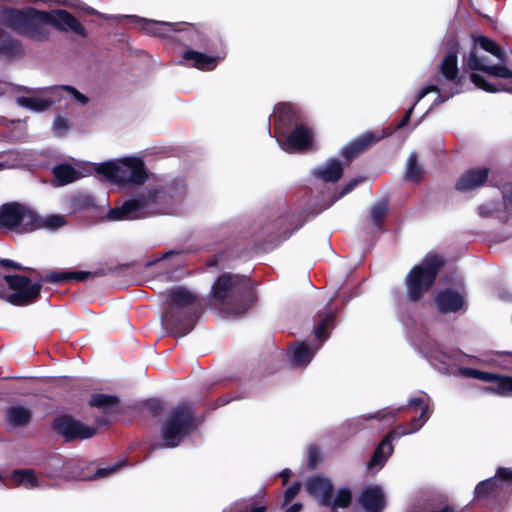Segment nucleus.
Listing matches in <instances>:
<instances>
[{
	"label": "nucleus",
	"instance_id": "41",
	"mask_svg": "<svg viewBox=\"0 0 512 512\" xmlns=\"http://www.w3.org/2000/svg\"><path fill=\"white\" fill-rule=\"evenodd\" d=\"M352 499L351 491L348 488H341L338 490L335 498H332V503L329 505L334 511L337 508H346L350 505Z\"/></svg>",
	"mask_w": 512,
	"mask_h": 512
},
{
	"label": "nucleus",
	"instance_id": "33",
	"mask_svg": "<svg viewBox=\"0 0 512 512\" xmlns=\"http://www.w3.org/2000/svg\"><path fill=\"white\" fill-rule=\"evenodd\" d=\"M52 172L56 186L67 185L82 177V174L69 164H58Z\"/></svg>",
	"mask_w": 512,
	"mask_h": 512
},
{
	"label": "nucleus",
	"instance_id": "47",
	"mask_svg": "<svg viewBox=\"0 0 512 512\" xmlns=\"http://www.w3.org/2000/svg\"><path fill=\"white\" fill-rule=\"evenodd\" d=\"M68 129V121L58 116L53 123V130L58 136H62Z\"/></svg>",
	"mask_w": 512,
	"mask_h": 512
},
{
	"label": "nucleus",
	"instance_id": "59",
	"mask_svg": "<svg viewBox=\"0 0 512 512\" xmlns=\"http://www.w3.org/2000/svg\"><path fill=\"white\" fill-rule=\"evenodd\" d=\"M280 476L283 478V482L284 484H286V482L288 481L289 477H290V470L289 469H284L281 473H280Z\"/></svg>",
	"mask_w": 512,
	"mask_h": 512
},
{
	"label": "nucleus",
	"instance_id": "7",
	"mask_svg": "<svg viewBox=\"0 0 512 512\" xmlns=\"http://www.w3.org/2000/svg\"><path fill=\"white\" fill-rule=\"evenodd\" d=\"M463 66L472 71H483L492 77L512 78V71L506 67L505 53L485 36L475 39L473 48L463 56Z\"/></svg>",
	"mask_w": 512,
	"mask_h": 512
},
{
	"label": "nucleus",
	"instance_id": "29",
	"mask_svg": "<svg viewBox=\"0 0 512 512\" xmlns=\"http://www.w3.org/2000/svg\"><path fill=\"white\" fill-rule=\"evenodd\" d=\"M219 60L220 57L208 56L192 49L185 51L183 54V62L187 66L195 67L204 71L215 69Z\"/></svg>",
	"mask_w": 512,
	"mask_h": 512
},
{
	"label": "nucleus",
	"instance_id": "24",
	"mask_svg": "<svg viewBox=\"0 0 512 512\" xmlns=\"http://www.w3.org/2000/svg\"><path fill=\"white\" fill-rule=\"evenodd\" d=\"M427 357L435 368L445 373L452 372V366L460 362L462 354L457 351H445L442 348H436L428 352Z\"/></svg>",
	"mask_w": 512,
	"mask_h": 512
},
{
	"label": "nucleus",
	"instance_id": "48",
	"mask_svg": "<svg viewBox=\"0 0 512 512\" xmlns=\"http://www.w3.org/2000/svg\"><path fill=\"white\" fill-rule=\"evenodd\" d=\"M497 209V205L494 202L482 204L478 206V213L482 217L491 216Z\"/></svg>",
	"mask_w": 512,
	"mask_h": 512
},
{
	"label": "nucleus",
	"instance_id": "51",
	"mask_svg": "<svg viewBox=\"0 0 512 512\" xmlns=\"http://www.w3.org/2000/svg\"><path fill=\"white\" fill-rule=\"evenodd\" d=\"M360 182H361L360 179H353V180L349 181L343 187V189L341 190V192L339 193V195L337 196L336 199H339V198L343 197L344 195L348 194L349 192H351Z\"/></svg>",
	"mask_w": 512,
	"mask_h": 512
},
{
	"label": "nucleus",
	"instance_id": "21",
	"mask_svg": "<svg viewBox=\"0 0 512 512\" xmlns=\"http://www.w3.org/2000/svg\"><path fill=\"white\" fill-rule=\"evenodd\" d=\"M359 503L366 512H381L386 503L383 489L378 485L366 486L360 494Z\"/></svg>",
	"mask_w": 512,
	"mask_h": 512
},
{
	"label": "nucleus",
	"instance_id": "9",
	"mask_svg": "<svg viewBox=\"0 0 512 512\" xmlns=\"http://www.w3.org/2000/svg\"><path fill=\"white\" fill-rule=\"evenodd\" d=\"M44 15H46L45 11L34 8L7 9L1 12L0 21L18 34L40 41L49 36V30L46 27L49 24Z\"/></svg>",
	"mask_w": 512,
	"mask_h": 512
},
{
	"label": "nucleus",
	"instance_id": "32",
	"mask_svg": "<svg viewBox=\"0 0 512 512\" xmlns=\"http://www.w3.org/2000/svg\"><path fill=\"white\" fill-rule=\"evenodd\" d=\"M67 204L70 211L76 213L94 208L95 200L88 192L78 191L68 197Z\"/></svg>",
	"mask_w": 512,
	"mask_h": 512
},
{
	"label": "nucleus",
	"instance_id": "3",
	"mask_svg": "<svg viewBox=\"0 0 512 512\" xmlns=\"http://www.w3.org/2000/svg\"><path fill=\"white\" fill-rule=\"evenodd\" d=\"M167 307L162 322L177 336L188 334L198 318L201 302L189 289L178 286L167 292Z\"/></svg>",
	"mask_w": 512,
	"mask_h": 512
},
{
	"label": "nucleus",
	"instance_id": "1",
	"mask_svg": "<svg viewBox=\"0 0 512 512\" xmlns=\"http://www.w3.org/2000/svg\"><path fill=\"white\" fill-rule=\"evenodd\" d=\"M185 194L182 185L149 184L139 194L122 206L110 209L109 220H133L154 215L172 214Z\"/></svg>",
	"mask_w": 512,
	"mask_h": 512
},
{
	"label": "nucleus",
	"instance_id": "26",
	"mask_svg": "<svg viewBox=\"0 0 512 512\" xmlns=\"http://www.w3.org/2000/svg\"><path fill=\"white\" fill-rule=\"evenodd\" d=\"M273 118L275 134L290 129L298 119L294 106L289 103L278 104L274 109Z\"/></svg>",
	"mask_w": 512,
	"mask_h": 512
},
{
	"label": "nucleus",
	"instance_id": "18",
	"mask_svg": "<svg viewBox=\"0 0 512 512\" xmlns=\"http://www.w3.org/2000/svg\"><path fill=\"white\" fill-rule=\"evenodd\" d=\"M435 304L441 313H456L466 310L465 289L459 284L456 289L445 288L435 295Z\"/></svg>",
	"mask_w": 512,
	"mask_h": 512
},
{
	"label": "nucleus",
	"instance_id": "35",
	"mask_svg": "<svg viewBox=\"0 0 512 512\" xmlns=\"http://www.w3.org/2000/svg\"><path fill=\"white\" fill-rule=\"evenodd\" d=\"M21 53L20 43L0 29V56L13 57Z\"/></svg>",
	"mask_w": 512,
	"mask_h": 512
},
{
	"label": "nucleus",
	"instance_id": "42",
	"mask_svg": "<svg viewBox=\"0 0 512 512\" xmlns=\"http://www.w3.org/2000/svg\"><path fill=\"white\" fill-rule=\"evenodd\" d=\"M40 228L45 227L48 229H58L66 224V219L62 215H48L44 218H40Z\"/></svg>",
	"mask_w": 512,
	"mask_h": 512
},
{
	"label": "nucleus",
	"instance_id": "60",
	"mask_svg": "<svg viewBox=\"0 0 512 512\" xmlns=\"http://www.w3.org/2000/svg\"><path fill=\"white\" fill-rule=\"evenodd\" d=\"M248 512H265V507L264 506L253 507Z\"/></svg>",
	"mask_w": 512,
	"mask_h": 512
},
{
	"label": "nucleus",
	"instance_id": "8",
	"mask_svg": "<svg viewBox=\"0 0 512 512\" xmlns=\"http://www.w3.org/2000/svg\"><path fill=\"white\" fill-rule=\"evenodd\" d=\"M96 172L121 187H133L144 184L148 171L140 157H124L98 164Z\"/></svg>",
	"mask_w": 512,
	"mask_h": 512
},
{
	"label": "nucleus",
	"instance_id": "52",
	"mask_svg": "<svg viewBox=\"0 0 512 512\" xmlns=\"http://www.w3.org/2000/svg\"><path fill=\"white\" fill-rule=\"evenodd\" d=\"M81 10H83L84 12L88 13V14H91V15H96L100 18H103L105 20H110L112 18H114L113 16L111 15H107V14H103L97 10H95L94 8L90 7V6H87V5H83L80 7Z\"/></svg>",
	"mask_w": 512,
	"mask_h": 512
},
{
	"label": "nucleus",
	"instance_id": "30",
	"mask_svg": "<svg viewBox=\"0 0 512 512\" xmlns=\"http://www.w3.org/2000/svg\"><path fill=\"white\" fill-rule=\"evenodd\" d=\"M343 166L338 159H329L325 164L316 167L313 175L325 182H335L342 177Z\"/></svg>",
	"mask_w": 512,
	"mask_h": 512
},
{
	"label": "nucleus",
	"instance_id": "23",
	"mask_svg": "<svg viewBox=\"0 0 512 512\" xmlns=\"http://www.w3.org/2000/svg\"><path fill=\"white\" fill-rule=\"evenodd\" d=\"M321 345L322 344L309 346L304 342H298L291 346L289 350V358L292 367L305 368L311 362Z\"/></svg>",
	"mask_w": 512,
	"mask_h": 512
},
{
	"label": "nucleus",
	"instance_id": "25",
	"mask_svg": "<svg viewBox=\"0 0 512 512\" xmlns=\"http://www.w3.org/2000/svg\"><path fill=\"white\" fill-rule=\"evenodd\" d=\"M384 135H379L377 133L368 132L357 139L351 141L349 144L344 146L341 150V155L347 159L348 161L352 160L355 156L363 152L373 143L378 142Z\"/></svg>",
	"mask_w": 512,
	"mask_h": 512
},
{
	"label": "nucleus",
	"instance_id": "53",
	"mask_svg": "<svg viewBox=\"0 0 512 512\" xmlns=\"http://www.w3.org/2000/svg\"><path fill=\"white\" fill-rule=\"evenodd\" d=\"M502 194L504 204L506 206L512 204V184L505 185L503 187Z\"/></svg>",
	"mask_w": 512,
	"mask_h": 512
},
{
	"label": "nucleus",
	"instance_id": "61",
	"mask_svg": "<svg viewBox=\"0 0 512 512\" xmlns=\"http://www.w3.org/2000/svg\"><path fill=\"white\" fill-rule=\"evenodd\" d=\"M2 167H3V165H2V164H0V169H1Z\"/></svg>",
	"mask_w": 512,
	"mask_h": 512
},
{
	"label": "nucleus",
	"instance_id": "27",
	"mask_svg": "<svg viewBox=\"0 0 512 512\" xmlns=\"http://www.w3.org/2000/svg\"><path fill=\"white\" fill-rule=\"evenodd\" d=\"M6 485L35 489L40 487L41 481L32 469H15L10 473Z\"/></svg>",
	"mask_w": 512,
	"mask_h": 512
},
{
	"label": "nucleus",
	"instance_id": "31",
	"mask_svg": "<svg viewBox=\"0 0 512 512\" xmlns=\"http://www.w3.org/2000/svg\"><path fill=\"white\" fill-rule=\"evenodd\" d=\"M291 219L292 215L290 214L281 215L271 226L265 225V227H263V233L267 235L275 234L277 238L284 240L289 237L292 231L298 228V226L291 228Z\"/></svg>",
	"mask_w": 512,
	"mask_h": 512
},
{
	"label": "nucleus",
	"instance_id": "37",
	"mask_svg": "<svg viewBox=\"0 0 512 512\" xmlns=\"http://www.w3.org/2000/svg\"><path fill=\"white\" fill-rule=\"evenodd\" d=\"M498 489V480L496 478H489L478 483L474 491V498L476 500L484 499L486 497H496Z\"/></svg>",
	"mask_w": 512,
	"mask_h": 512
},
{
	"label": "nucleus",
	"instance_id": "40",
	"mask_svg": "<svg viewBox=\"0 0 512 512\" xmlns=\"http://www.w3.org/2000/svg\"><path fill=\"white\" fill-rule=\"evenodd\" d=\"M72 463H73V461H68L67 463L62 464L61 460L59 458H52L50 460L49 465L53 468V470L47 472V475L50 477L77 476L74 473L69 474L68 472H66V468L69 467Z\"/></svg>",
	"mask_w": 512,
	"mask_h": 512
},
{
	"label": "nucleus",
	"instance_id": "19",
	"mask_svg": "<svg viewBox=\"0 0 512 512\" xmlns=\"http://www.w3.org/2000/svg\"><path fill=\"white\" fill-rule=\"evenodd\" d=\"M44 17L50 26L56 28L59 31H73L80 36H86V30L83 25L66 10L56 9L50 12H46Z\"/></svg>",
	"mask_w": 512,
	"mask_h": 512
},
{
	"label": "nucleus",
	"instance_id": "14",
	"mask_svg": "<svg viewBox=\"0 0 512 512\" xmlns=\"http://www.w3.org/2000/svg\"><path fill=\"white\" fill-rule=\"evenodd\" d=\"M132 18L135 19L138 27L147 34L164 38L171 37L170 33L177 32L181 34L179 39L189 44H197L200 39V34L197 29L188 23L162 22L136 17Z\"/></svg>",
	"mask_w": 512,
	"mask_h": 512
},
{
	"label": "nucleus",
	"instance_id": "13",
	"mask_svg": "<svg viewBox=\"0 0 512 512\" xmlns=\"http://www.w3.org/2000/svg\"><path fill=\"white\" fill-rule=\"evenodd\" d=\"M0 228L17 232H31L40 228L38 215L19 203H6L0 207Z\"/></svg>",
	"mask_w": 512,
	"mask_h": 512
},
{
	"label": "nucleus",
	"instance_id": "5",
	"mask_svg": "<svg viewBox=\"0 0 512 512\" xmlns=\"http://www.w3.org/2000/svg\"><path fill=\"white\" fill-rule=\"evenodd\" d=\"M430 401V397L423 392L408 400V408L412 411L420 409V416L414 417L406 426H398L396 430L389 432L384 437V439L380 442L374 451L371 460L368 462V469L378 471L384 466L387 459L393 452L392 441L394 439L415 433L422 428V426L428 421L431 415Z\"/></svg>",
	"mask_w": 512,
	"mask_h": 512
},
{
	"label": "nucleus",
	"instance_id": "57",
	"mask_svg": "<svg viewBox=\"0 0 512 512\" xmlns=\"http://www.w3.org/2000/svg\"><path fill=\"white\" fill-rule=\"evenodd\" d=\"M302 505L300 503H295L290 506L285 512H300Z\"/></svg>",
	"mask_w": 512,
	"mask_h": 512
},
{
	"label": "nucleus",
	"instance_id": "15",
	"mask_svg": "<svg viewBox=\"0 0 512 512\" xmlns=\"http://www.w3.org/2000/svg\"><path fill=\"white\" fill-rule=\"evenodd\" d=\"M313 136L312 129L302 124H295L292 131L287 129L275 134L279 147L287 153L309 149L313 144Z\"/></svg>",
	"mask_w": 512,
	"mask_h": 512
},
{
	"label": "nucleus",
	"instance_id": "28",
	"mask_svg": "<svg viewBox=\"0 0 512 512\" xmlns=\"http://www.w3.org/2000/svg\"><path fill=\"white\" fill-rule=\"evenodd\" d=\"M32 418V411L22 405L14 404L9 406L5 411V423L15 429L27 426Z\"/></svg>",
	"mask_w": 512,
	"mask_h": 512
},
{
	"label": "nucleus",
	"instance_id": "17",
	"mask_svg": "<svg viewBox=\"0 0 512 512\" xmlns=\"http://www.w3.org/2000/svg\"><path fill=\"white\" fill-rule=\"evenodd\" d=\"M51 428L67 442L75 439H88L96 433L95 427L87 426L67 415L56 417Z\"/></svg>",
	"mask_w": 512,
	"mask_h": 512
},
{
	"label": "nucleus",
	"instance_id": "54",
	"mask_svg": "<svg viewBox=\"0 0 512 512\" xmlns=\"http://www.w3.org/2000/svg\"><path fill=\"white\" fill-rule=\"evenodd\" d=\"M417 103L415 101L413 102L412 106L407 110L406 114L404 115L403 119L398 123L397 129H401L404 126H406L410 120V117L412 115L413 109L416 106Z\"/></svg>",
	"mask_w": 512,
	"mask_h": 512
},
{
	"label": "nucleus",
	"instance_id": "44",
	"mask_svg": "<svg viewBox=\"0 0 512 512\" xmlns=\"http://www.w3.org/2000/svg\"><path fill=\"white\" fill-rule=\"evenodd\" d=\"M124 465H125V461H119V462H117L113 465H110L108 467L99 468V469H97L96 473L94 474L93 479L110 476V475L114 474L116 471H118Z\"/></svg>",
	"mask_w": 512,
	"mask_h": 512
},
{
	"label": "nucleus",
	"instance_id": "4",
	"mask_svg": "<svg viewBox=\"0 0 512 512\" xmlns=\"http://www.w3.org/2000/svg\"><path fill=\"white\" fill-rule=\"evenodd\" d=\"M89 275L90 273L85 271L49 272L44 277L36 273L34 283L25 276L6 275L4 280L13 291V293L7 296V301L14 305H27L37 299L43 282L62 284L70 281H83Z\"/></svg>",
	"mask_w": 512,
	"mask_h": 512
},
{
	"label": "nucleus",
	"instance_id": "43",
	"mask_svg": "<svg viewBox=\"0 0 512 512\" xmlns=\"http://www.w3.org/2000/svg\"><path fill=\"white\" fill-rule=\"evenodd\" d=\"M388 205L385 201L375 203L371 208V218L375 225L380 226L382 220L386 216Z\"/></svg>",
	"mask_w": 512,
	"mask_h": 512
},
{
	"label": "nucleus",
	"instance_id": "36",
	"mask_svg": "<svg viewBox=\"0 0 512 512\" xmlns=\"http://www.w3.org/2000/svg\"><path fill=\"white\" fill-rule=\"evenodd\" d=\"M89 404L93 407L102 409L106 413H112L117 408L118 398L107 394H94Z\"/></svg>",
	"mask_w": 512,
	"mask_h": 512
},
{
	"label": "nucleus",
	"instance_id": "39",
	"mask_svg": "<svg viewBox=\"0 0 512 512\" xmlns=\"http://www.w3.org/2000/svg\"><path fill=\"white\" fill-rule=\"evenodd\" d=\"M422 169L417 164V155L412 153L406 163L405 179L408 181H418L421 177Z\"/></svg>",
	"mask_w": 512,
	"mask_h": 512
},
{
	"label": "nucleus",
	"instance_id": "45",
	"mask_svg": "<svg viewBox=\"0 0 512 512\" xmlns=\"http://www.w3.org/2000/svg\"><path fill=\"white\" fill-rule=\"evenodd\" d=\"M402 410H403V407H399L397 409L386 408L384 410L378 411L376 414L365 416L364 419L365 420H369V419H372V418H377V419H386V418L394 419L397 416V414L399 412H401Z\"/></svg>",
	"mask_w": 512,
	"mask_h": 512
},
{
	"label": "nucleus",
	"instance_id": "16",
	"mask_svg": "<svg viewBox=\"0 0 512 512\" xmlns=\"http://www.w3.org/2000/svg\"><path fill=\"white\" fill-rule=\"evenodd\" d=\"M458 372L463 377L478 379L489 383L485 391L501 397L512 396V377L502 376L495 373L484 372L474 368L462 367Z\"/></svg>",
	"mask_w": 512,
	"mask_h": 512
},
{
	"label": "nucleus",
	"instance_id": "55",
	"mask_svg": "<svg viewBox=\"0 0 512 512\" xmlns=\"http://www.w3.org/2000/svg\"><path fill=\"white\" fill-rule=\"evenodd\" d=\"M496 475L501 480H512V470L508 468H499Z\"/></svg>",
	"mask_w": 512,
	"mask_h": 512
},
{
	"label": "nucleus",
	"instance_id": "11",
	"mask_svg": "<svg viewBox=\"0 0 512 512\" xmlns=\"http://www.w3.org/2000/svg\"><path fill=\"white\" fill-rule=\"evenodd\" d=\"M443 260L438 255H427L423 261L412 268L406 276L407 297L417 301L433 285Z\"/></svg>",
	"mask_w": 512,
	"mask_h": 512
},
{
	"label": "nucleus",
	"instance_id": "46",
	"mask_svg": "<svg viewBox=\"0 0 512 512\" xmlns=\"http://www.w3.org/2000/svg\"><path fill=\"white\" fill-rule=\"evenodd\" d=\"M300 488H301V484L298 482H295L290 487H288L284 493L283 505L289 504L295 498V496L298 494V492L300 491Z\"/></svg>",
	"mask_w": 512,
	"mask_h": 512
},
{
	"label": "nucleus",
	"instance_id": "50",
	"mask_svg": "<svg viewBox=\"0 0 512 512\" xmlns=\"http://www.w3.org/2000/svg\"><path fill=\"white\" fill-rule=\"evenodd\" d=\"M0 264L4 268L17 269V270H30V271H32L30 268L23 267L18 262H15V261L10 260V259H2L0 261Z\"/></svg>",
	"mask_w": 512,
	"mask_h": 512
},
{
	"label": "nucleus",
	"instance_id": "34",
	"mask_svg": "<svg viewBox=\"0 0 512 512\" xmlns=\"http://www.w3.org/2000/svg\"><path fill=\"white\" fill-rule=\"evenodd\" d=\"M470 82L473 83L477 88H480L486 92H500L505 91L512 93V82L508 85H502L500 83L489 82L483 76L472 73L470 75Z\"/></svg>",
	"mask_w": 512,
	"mask_h": 512
},
{
	"label": "nucleus",
	"instance_id": "22",
	"mask_svg": "<svg viewBox=\"0 0 512 512\" xmlns=\"http://www.w3.org/2000/svg\"><path fill=\"white\" fill-rule=\"evenodd\" d=\"M489 175V169L472 168L463 173L456 183V189L461 192H467L484 185Z\"/></svg>",
	"mask_w": 512,
	"mask_h": 512
},
{
	"label": "nucleus",
	"instance_id": "58",
	"mask_svg": "<svg viewBox=\"0 0 512 512\" xmlns=\"http://www.w3.org/2000/svg\"><path fill=\"white\" fill-rule=\"evenodd\" d=\"M508 356H511V354H508V353H507V354H499V355L497 356V357L499 358V366H500V367H502V368H504V369H507V368H508V366H507L506 364H503V363H502V361H501V360H502V358H504V357H508ZM493 361L498 363V361H497V360H493Z\"/></svg>",
	"mask_w": 512,
	"mask_h": 512
},
{
	"label": "nucleus",
	"instance_id": "6",
	"mask_svg": "<svg viewBox=\"0 0 512 512\" xmlns=\"http://www.w3.org/2000/svg\"><path fill=\"white\" fill-rule=\"evenodd\" d=\"M212 292L221 308L229 314L245 313L254 301L249 279L239 275L219 276L212 286Z\"/></svg>",
	"mask_w": 512,
	"mask_h": 512
},
{
	"label": "nucleus",
	"instance_id": "49",
	"mask_svg": "<svg viewBox=\"0 0 512 512\" xmlns=\"http://www.w3.org/2000/svg\"><path fill=\"white\" fill-rule=\"evenodd\" d=\"M320 459V452L317 447L311 446L308 451V466L315 468Z\"/></svg>",
	"mask_w": 512,
	"mask_h": 512
},
{
	"label": "nucleus",
	"instance_id": "12",
	"mask_svg": "<svg viewBox=\"0 0 512 512\" xmlns=\"http://www.w3.org/2000/svg\"><path fill=\"white\" fill-rule=\"evenodd\" d=\"M39 91L45 96H22L16 99L19 106L27 108L31 111L41 112L46 110L52 103L61 98H70L81 105L88 103V98L80 93L73 86L60 85L44 87Z\"/></svg>",
	"mask_w": 512,
	"mask_h": 512
},
{
	"label": "nucleus",
	"instance_id": "10",
	"mask_svg": "<svg viewBox=\"0 0 512 512\" xmlns=\"http://www.w3.org/2000/svg\"><path fill=\"white\" fill-rule=\"evenodd\" d=\"M198 424L190 404L183 403L174 407L161 428L162 446L165 448L178 446L184 437L197 428Z\"/></svg>",
	"mask_w": 512,
	"mask_h": 512
},
{
	"label": "nucleus",
	"instance_id": "56",
	"mask_svg": "<svg viewBox=\"0 0 512 512\" xmlns=\"http://www.w3.org/2000/svg\"><path fill=\"white\" fill-rule=\"evenodd\" d=\"M180 254L181 253L179 251L170 250V251L164 253L163 256L161 258H159V260L168 259V258H170L172 256H180ZM156 261H158V259Z\"/></svg>",
	"mask_w": 512,
	"mask_h": 512
},
{
	"label": "nucleus",
	"instance_id": "2",
	"mask_svg": "<svg viewBox=\"0 0 512 512\" xmlns=\"http://www.w3.org/2000/svg\"><path fill=\"white\" fill-rule=\"evenodd\" d=\"M459 46L454 38H450L446 43L445 55L440 63L439 72L441 79L439 85L430 84L422 87L415 94V103H419L427 94L437 93V97L431 107L439 105L456 94L465 90L466 77L460 75L458 67Z\"/></svg>",
	"mask_w": 512,
	"mask_h": 512
},
{
	"label": "nucleus",
	"instance_id": "38",
	"mask_svg": "<svg viewBox=\"0 0 512 512\" xmlns=\"http://www.w3.org/2000/svg\"><path fill=\"white\" fill-rule=\"evenodd\" d=\"M334 327V313L331 311L326 312L320 319L316 326L314 333L315 337L322 342L329 337V330Z\"/></svg>",
	"mask_w": 512,
	"mask_h": 512
},
{
	"label": "nucleus",
	"instance_id": "20",
	"mask_svg": "<svg viewBox=\"0 0 512 512\" xmlns=\"http://www.w3.org/2000/svg\"><path fill=\"white\" fill-rule=\"evenodd\" d=\"M305 488L321 505H331L333 485L328 478L320 475L310 477L305 483Z\"/></svg>",
	"mask_w": 512,
	"mask_h": 512
}]
</instances>
